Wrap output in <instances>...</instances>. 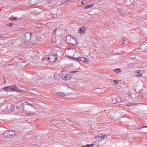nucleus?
<instances>
[{
    "label": "nucleus",
    "mask_w": 147,
    "mask_h": 147,
    "mask_svg": "<svg viewBox=\"0 0 147 147\" xmlns=\"http://www.w3.org/2000/svg\"><path fill=\"white\" fill-rule=\"evenodd\" d=\"M105 135L104 134H100L99 135L98 138L101 140H104Z\"/></svg>",
    "instance_id": "15"
},
{
    "label": "nucleus",
    "mask_w": 147,
    "mask_h": 147,
    "mask_svg": "<svg viewBox=\"0 0 147 147\" xmlns=\"http://www.w3.org/2000/svg\"><path fill=\"white\" fill-rule=\"evenodd\" d=\"M139 49L142 50V51H146V45L145 42H143L142 45L140 46V48L137 49V50Z\"/></svg>",
    "instance_id": "10"
},
{
    "label": "nucleus",
    "mask_w": 147,
    "mask_h": 147,
    "mask_svg": "<svg viewBox=\"0 0 147 147\" xmlns=\"http://www.w3.org/2000/svg\"><path fill=\"white\" fill-rule=\"evenodd\" d=\"M13 24H12V23H10L8 24V25L9 26H12L13 25Z\"/></svg>",
    "instance_id": "34"
},
{
    "label": "nucleus",
    "mask_w": 147,
    "mask_h": 147,
    "mask_svg": "<svg viewBox=\"0 0 147 147\" xmlns=\"http://www.w3.org/2000/svg\"><path fill=\"white\" fill-rule=\"evenodd\" d=\"M113 82L115 83V85H117L119 82L118 80H114Z\"/></svg>",
    "instance_id": "24"
},
{
    "label": "nucleus",
    "mask_w": 147,
    "mask_h": 147,
    "mask_svg": "<svg viewBox=\"0 0 147 147\" xmlns=\"http://www.w3.org/2000/svg\"><path fill=\"white\" fill-rule=\"evenodd\" d=\"M11 86H9L5 87L3 88V90L5 92H11L12 90H11Z\"/></svg>",
    "instance_id": "12"
},
{
    "label": "nucleus",
    "mask_w": 147,
    "mask_h": 147,
    "mask_svg": "<svg viewBox=\"0 0 147 147\" xmlns=\"http://www.w3.org/2000/svg\"><path fill=\"white\" fill-rule=\"evenodd\" d=\"M72 76L70 74H66V75H63L62 77L64 80H68L72 78Z\"/></svg>",
    "instance_id": "6"
},
{
    "label": "nucleus",
    "mask_w": 147,
    "mask_h": 147,
    "mask_svg": "<svg viewBox=\"0 0 147 147\" xmlns=\"http://www.w3.org/2000/svg\"><path fill=\"white\" fill-rule=\"evenodd\" d=\"M17 19V18L16 17H15V20H16Z\"/></svg>",
    "instance_id": "41"
},
{
    "label": "nucleus",
    "mask_w": 147,
    "mask_h": 147,
    "mask_svg": "<svg viewBox=\"0 0 147 147\" xmlns=\"http://www.w3.org/2000/svg\"><path fill=\"white\" fill-rule=\"evenodd\" d=\"M119 9H118V11H119Z\"/></svg>",
    "instance_id": "45"
},
{
    "label": "nucleus",
    "mask_w": 147,
    "mask_h": 147,
    "mask_svg": "<svg viewBox=\"0 0 147 147\" xmlns=\"http://www.w3.org/2000/svg\"><path fill=\"white\" fill-rule=\"evenodd\" d=\"M136 75L137 76H142L141 74L140 73V70H137L136 72Z\"/></svg>",
    "instance_id": "17"
},
{
    "label": "nucleus",
    "mask_w": 147,
    "mask_h": 147,
    "mask_svg": "<svg viewBox=\"0 0 147 147\" xmlns=\"http://www.w3.org/2000/svg\"><path fill=\"white\" fill-rule=\"evenodd\" d=\"M117 100H118V101L121 100V101H122V100H121L120 98H118L117 99Z\"/></svg>",
    "instance_id": "35"
},
{
    "label": "nucleus",
    "mask_w": 147,
    "mask_h": 147,
    "mask_svg": "<svg viewBox=\"0 0 147 147\" xmlns=\"http://www.w3.org/2000/svg\"><path fill=\"white\" fill-rule=\"evenodd\" d=\"M119 9H118V11H119Z\"/></svg>",
    "instance_id": "46"
},
{
    "label": "nucleus",
    "mask_w": 147,
    "mask_h": 147,
    "mask_svg": "<svg viewBox=\"0 0 147 147\" xmlns=\"http://www.w3.org/2000/svg\"><path fill=\"white\" fill-rule=\"evenodd\" d=\"M122 102V101L117 100V99H113L112 100V103L114 104H115L117 103H119L120 102Z\"/></svg>",
    "instance_id": "16"
},
{
    "label": "nucleus",
    "mask_w": 147,
    "mask_h": 147,
    "mask_svg": "<svg viewBox=\"0 0 147 147\" xmlns=\"http://www.w3.org/2000/svg\"><path fill=\"white\" fill-rule=\"evenodd\" d=\"M31 34L28 32H27L23 35L22 38L25 42H27L29 41L31 38Z\"/></svg>",
    "instance_id": "2"
},
{
    "label": "nucleus",
    "mask_w": 147,
    "mask_h": 147,
    "mask_svg": "<svg viewBox=\"0 0 147 147\" xmlns=\"http://www.w3.org/2000/svg\"><path fill=\"white\" fill-rule=\"evenodd\" d=\"M10 19L11 20H15V17L11 16L10 18Z\"/></svg>",
    "instance_id": "30"
},
{
    "label": "nucleus",
    "mask_w": 147,
    "mask_h": 147,
    "mask_svg": "<svg viewBox=\"0 0 147 147\" xmlns=\"http://www.w3.org/2000/svg\"><path fill=\"white\" fill-rule=\"evenodd\" d=\"M60 95L62 96H65V94L63 92H61Z\"/></svg>",
    "instance_id": "31"
},
{
    "label": "nucleus",
    "mask_w": 147,
    "mask_h": 147,
    "mask_svg": "<svg viewBox=\"0 0 147 147\" xmlns=\"http://www.w3.org/2000/svg\"><path fill=\"white\" fill-rule=\"evenodd\" d=\"M78 32L80 34H84L86 32L85 28L84 27H81L79 28Z\"/></svg>",
    "instance_id": "8"
},
{
    "label": "nucleus",
    "mask_w": 147,
    "mask_h": 147,
    "mask_svg": "<svg viewBox=\"0 0 147 147\" xmlns=\"http://www.w3.org/2000/svg\"><path fill=\"white\" fill-rule=\"evenodd\" d=\"M32 147H39V146L36 144H34L32 146Z\"/></svg>",
    "instance_id": "29"
},
{
    "label": "nucleus",
    "mask_w": 147,
    "mask_h": 147,
    "mask_svg": "<svg viewBox=\"0 0 147 147\" xmlns=\"http://www.w3.org/2000/svg\"><path fill=\"white\" fill-rule=\"evenodd\" d=\"M57 0H48L47 3L50 6H48V7H54L57 6L56 5Z\"/></svg>",
    "instance_id": "5"
},
{
    "label": "nucleus",
    "mask_w": 147,
    "mask_h": 147,
    "mask_svg": "<svg viewBox=\"0 0 147 147\" xmlns=\"http://www.w3.org/2000/svg\"><path fill=\"white\" fill-rule=\"evenodd\" d=\"M85 147H96L97 145L94 144H86L85 145Z\"/></svg>",
    "instance_id": "19"
},
{
    "label": "nucleus",
    "mask_w": 147,
    "mask_h": 147,
    "mask_svg": "<svg viewBox=\"0 0 147 147\" xmlns=\"http://www.w3.org/2000/svg\"><path fill=\"white\" fill-rule=\"evenodd\" d=\"M58 76V74H55L54 75V77L56 79H58L59 78H57V76Z\"/></svg>",
    "instance_id": "26"
},
{
    "label": "nucleus",
    "mask_w": 147,
    "mask_h": 147,
    "mask_svg": "<svg viewBox=\"0 0 147 147\" xmlns=\"http://www.w3.org/2000/svg\"><path fill=\"white\" fill-rule=\"evenodd\" d=\"M114 71L115 73H117L121 72V69L119 68L115 69Z\"/></svg>",
    "instance_id": "20"
},
{
    "label": "nucleus",
    "mask_w": 147,
    "mask_h": 147,
    "mask_svg": "<svg viewBox=\"0 0 147 147\" xmlns=\"http://www.w3.org/2000/svg\"><path fill=\"white\" fill-rule=\"evenodd\" d=\"M10 105V106H12L11 104H10V105Z\"/></svg>",
    "instance_id": "43"
},
{
    "label": "nucleus",
    "mask_w": 147,
    "mask_h": 147,
    "mask_svg": "<svg viewBox=\"0 0 147 147\" xmlns=\"http://www.w3.org/2000/svg\"><path fill=\"white\" fill-rule=\"evenodd\" d=\"M146 146V144H144V145H143V146Z\"/></svg>",
    "instance_id": "39"
},
{
    "label": "nucleus",
    "mask_w": 147,
    "mask_h": 147,
    "mask_svg": "<svg viewBox=\"0 0 147 147\" xmlns=\"http://www.w3.org/2000/svg\"><path fill=\"white\" fill-rule=\"evenodd\" d=\"M90 2L89 0H84L82 1V3L83 5H85L86 3H88Z\"/></svg>",
    "instance_id": "21"
},
{
    "label": "nucleus",
    "mask_w": 147,
    "mask_h": 147,
    "mask_svg": "<svg viewBox=\"0 0 147 147\" xmlns=\"http://www.w3.org/2000/svg\"><path fill=\"white\" fill-rule=\"evenodd\" d=\"M82 1L81 0H79L78 2V5L79 6H81L83 5L82 4Z\"/></svg>",
    "instance_id": "23"
},
{
    "label": "nucleus",
    "mask_w": 147,
    "mask_h": 147,
    "mask_svg": "<svg viewBox=\"0 0 147 147\" xmlns=\"http://www.w3.org/2000/svg\"><path fill=\"white\" fill-rule=\"evenodd\" d=\"M56 31H57V29L55 28L54 29L53 34L54 35H55L56 33Z\"/></svg>",
    "instance_id": "27"
},
{
    "label": "nucleus",
    "mask_w": 147,
    "mask_h": 147,
    "mask_svg": "<svg viewBox=\"0 0 147 147\" xmlns=\"http://www.w3.org/2000/svg\"><path fill=\"white\" fill-rule=\"evenodd\" d=\"M78 71L77 70L76 71H71L70 72V73H76V72H78Z\"/></svg>",
    "instance_id": "28"
},
{
    "label": "nucleus",
    "mask_w": 147,
    "mask_h": 147,
    "mask_svg": "<svg viewBox=\"0 0 147 147\" xmlns=\"http://www.w3.org/2000/svg\"><path fill=\"white\" fill-rule=\"evenodd\" d=\"M65 1L63 2V3H65L66 2H69L70 1H71L72 0H64Z\"/></svg>",
    "instance_id": "33"
},
{
    "label": "nucleus",
    "mask_w": 147,
    "mask_h": 147,
    "mask_svg": "<svg viewBox=\"0 0 147 147\" xmlns=\"http://www.w3.org/2000/svg\"><path fill=\"white\" fill-rule=\"evenodd\" d=\"M130 94H131V93H128V94H129V96H130Z\"/></svg>",
    "instance_id": "40"
},
{
    "label": "nucleus",
    "mask_w": 147,
    "mask_h": 147,
    "mask_svg": "<svg viewBox=\"0 0 147 147\" xmlns=\"http://www.w3.org/2000/svg\"><path fill=\"white\" fill-rule=\"evenodd\" d=\"M49 56L47 55H44L42 57V59L44 60H46L47 61H49Z\"/></svg>",
    "instance_id": "18"
},
{
    "label": "nucleus",
    "mask_w": 147,
    "mask_h": 147,
    "mask_svg": "<svg viewBox=\"0 0 147 147\" xmlns=\"http://www.w3.org/2000/svg\"><path fill=\"white\" fill-rule=\"evenodd\" d=\"M145 43L146 47V51H147V42H145Z\"/></svg>",
    "instance_id": "36"
},
{
    "label": "nucleus",
    "mask_w": 147,
    "mask_h": 147,
    "mask_svg": "<svg viewBox=\"0 0 147 147\" xmlns=\"http://www.w3.org/2000/svg\"><path fill=\"white\" fill-rule=\"evenodd\" d=\"M93 5H94L93 4L90 5H88L87 6H86L84 7V9H88L90 7H92L93 6Z\"/></svg>",
    "instance_id": "22"
},
{
    "label": "nucleus",
    "mask_w": 147,
    "mask_h": 147,
    "mask_svg": "<svg viewBox=\"0 0 147 147\" xmlns=\"http://www.w3.org/2000/svg\"><path fill=\"white\" fill-rule=\"evenodd\" d=\"M73 59H77L78 61H82L83 63L85 62L86 61L85 58L83 57L78 58H73Z\"/></svg>",
    "instance_id": "11"
},
{
    "label": "nucleus",
    "mask_w": 147,
    "mask_h": 147,
    "mask_svg": "<svg viewBox=\"0 0 147 147\" xmlns=\"http://www.w3.org/2000/svg\"><path fill=\"white\" fill-rule=\"evenodd\" d=\"M58 55L56 53L51 55L49 56V62L51 63H54L57 58Z\"/></svg>",
    "instance_id": "4"
},
{
    "label": "nucleus",
    "mask_w": 147,
    "mask_h": 147,
    "mask_svg": "<svg viewBox=\"0 0 147 147\" xmlns=\"http://www.w3.org/2000/svg\"><path fill=\"white\" fill-rule=\"evenodd\" d=\"M16 134L15 132L12 130H7L4 134L3 135L5 137L11 138Z\"/></svg>",
    "instance_id": "1"
},
{
    "label": "nucleus",
    "mask_w": 147,
    "mask_h": 147,
    "mask_svg": "<svg viewBox=\"0 0 147 147\" xmlns=\"http://www.w3.org/2000/svg\"><path fill=\"white\" fill-rule=\"evenodd\" d=\"M57 94H58V95L59 96V95H60L61 92H58Z\"/></svg>",
    "instance_id": "37"
},
{
    "label": "nucleus",
    "mask_w": 147,
    "mask_h": 147,
    "mask_svg": "<svg viewBox=\"0 0 147 147\" xmlns=\"http://www.w3.org/2000/svg\"><path fill=\"white\" fill-rule=\"evenodd\" d=\"M75 50L74 49H73L72 50Z\"/></svg>",
    "instance_id": "42"
},
{
    "label": "nucleus",
    "mask_w": 147,
    "mask_h": 147,
    "mask_svg": "<svg viewBox=\"0 0 147 147\" xmlns=\"http://www.w3.org/2000/svg\"><path fill=\"white\" fill-rule=\"evenodd\" d=\"M16 108L20 111H23L24 110V109L23 103L22 101L18 102L17 103Z\"/></svg>",
    "instance_id": "3"
},
{
    "label": "nucleus",
    "mask_w": 147,
    "mask_h": 147,
    "mask_svg": "<svg viewBox=\"0 0 147 147\" xmlns=\"http://www.w3.org/2000/svg\"><path fill=\"white\" fill-rule=\"evenodd\" d=\"M25 103H27V105H29L31 106H32L33 105V103H32V104H31V103H28V102H25Z\"/></svg>",
    "instance_id": "25"
},
{
    "label": "nucleus",
    "mask_w": 147,
    "mask_h": 147,
    "mask_svg": "<svg viewBox=\"0 0 147 147\" xmlns=\"http://www.w3.org/2000/svg\"><path fill=\"white\" fill-rule=\"evenodd\" d=\"M77 44V40L74 37H72L71 39L69 42V43H68V44L72 45H76Z\"/></svg>",
    "instance_id": "9"
},
{
    "label": "nucleus",
    "mask_w": 147,
    "mask_h": 147,
    "mask_svg": "<svg viewBox=\"0 0 147 147\" xmlns=\"http://www.w3.org/2000/svg\"><path fill=\"white\" fill-rule=\"evenodd\" d=\"M138 103H133L131 102H127V103L125 105L127 107H131L134 105H136L138 104H139Z\"/></svg>",
    "instance_id": "13"
},
{
    "label": "nucleus",
    "mask_w": 147,
    "mask_h": 147,
    "mask_svg": "<svg viewBox=\"0 0 147 147\" xmlns=\"http://www.w3.org/2000/svg\"><path fill=\"white\" fill-rule=\"evenodd\" d=\"M81 147H85V145H82V146H81Z\"/></svg>",
    "instance_id": "38"
},
{
    "label": "nucleus",
    "mask_w": 147,
    "mask_h": 147,
    "mask_svg": "<svg viewBox=\"0 0 147 147\" xmlns=\"http://www.w3.org/2000/svg\"><path fill=\"white\" fill-rule=\"evenodd\" d=\"M119 9H118V11H119Z\"/></svg>",
    "instance_id": "44"
},
{
    "label": "nucleus",
    "mask_w": 147,
    "mask_h": 147,
    "mask_svg": "<svg viewBox=\"0 0 147 147\" xmlns=\"http://www.w3.org/2000/svg\"><path fill=\"white\" fill-rule=\"evenodd\" d=\"M72 38L71 36L70 35H68L65 38V41L68 44L69 43V42Z\"/></svg>",
    "instance_id": "14"
},
{
    "label": "nucleus",
    "mask_w": 147,
    "mask_h": 147,
    "mask_svg": "<svg viewBox=\"0 0 147 147\" xmlns=\"http://www.w3.org/2000/svg\"><path fill=\"white\" fill-rule=\"evenodd\" d=\"M11 90H12V91H16L19 92H22V91L18 89L16 85H12V86H11Z\"/></svg>",
    "instance_id": "7"
},
{
    "label": "nucleus",
    "mask_w": 147,
    "mask_h": 147,
    "mask_svg": "<svg viewBox=\"0 0 147 147\" xmlns=\"http://www.w3.org/2000/svg\"><path fill=\"white\" fill-rule=\"evenodd\" d=\"M147 128V126H144L140 128H139L140 129H141L142 128Z\"/></svg>",
    "instance_id": "32"
}]
</instances>
